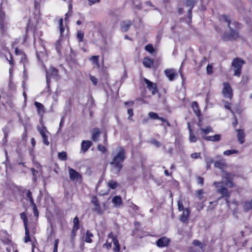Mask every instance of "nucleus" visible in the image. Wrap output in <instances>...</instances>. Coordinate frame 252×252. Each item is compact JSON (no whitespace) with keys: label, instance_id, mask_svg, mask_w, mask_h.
Instances as JSON below:
<instances>
[{"label":"nucleus","instance_id":"obj_1","mask_svg":"<svg viewBox=\"0 0 252 252\" xmlns=\"http://www.w3.org/2000/svg\"><path fill=\"white\" fill-rule=\"evenodd\" d=\"M223 21L227 23V26L230 30V32H225L222 36V39L224 41H234L240 37L238 30L242 28V25L238 22H233L232 24L236 28L235 30L232 29L230 27L231 21L229 17L225 15H221Z\"/></svg>","mask_w":252,"mask_h":252},{"label":"nucleus","instance_id":"obj_2","mask_svg":"<svg viewBox=\"0 0 252 252\" xmlns=\"http://www.w3.org/2000/svg\"><path fill=\"white\" fill-rule=\"evenodd\" d=\"M126 158L125 149L120 146L118 147V152L113 158L112 161L110 162V164L119 172L123 168V163Z\"/></svg>","mask_w":252,"mask_h":252},{"label":"nucleus","instance_id":"obj_3","mask_svg":"<svg viewBox=\"0 0 252 252\" xmlns=\"http://www.w3.org/2000/svg\"><path fill=\"white\" fill-rule=\"evenodd\" d=\"M200 134L202 135V139L211 142H218L220 140L221 135L220 134H216L212 136H207L210 132H213L214 130L211 126H206L205 127H201L199 129Z\"/></svg>","mask_w":252,"mask_h":252},{"label":"nucleus","instance_id":"obj_4","mask_svg":"<svg viewBox=\"0 0 252 252\" xmlns=\"http://www.w3.org/2000/svg\"><path fill=\"white\" fill-rule=\"evenodd\" d=\"M91 203L94 206L92 210L98 215H102L107 209V203L103 202L101 205L98 197L96 195L92 196Z\"/></svg>","mask_w":252,"mask_h":252},{"label":"nucleus","instance_id":"obj_5","mask_svg":"<svg viewBox=\"0 0 252 252\" xmlns=\"http://www.w3.org/2000/svg\"><path fill=\"white\" fill-rule=\"evenodd\" d=\"M214 185L217 188V192L220 193L221 195L218 198L220 200L225 197V200L227 205H229V198L230 195L227 189L222 185V183L220 182H215Z\"/></svg>","mask_w":252,"mask_h":252},{"label":"nucleus","instance_id":"obj_6","mask_svg":"<svg viewBox=\"0 0 252 252\" xmlns=\"http://www.w3.org/2000/svg\"><path fill=\"white\" fill-rule=\"evenodd\" d=\"M246 62L240 58H234L231 63V67L234 71L233 75L234 76L240 77L242 73V68Z\"/></svg>","mask_w":252,"mask_h":252},{"label":"nucleus","instance_id":"obj_7","mask_svg":"<svg viewBox=\"0 0 252 252\" xmlns=\"http://www.w3.org/2000/svg\"><path fill=\"white\" fill-rule=\"evenodd\" d=\"M222 85L223 88L221 94L225 98L231 100L233 97V92L230 84L228 82H225L222 83Z\"/></svg>","mask_w":252,"mask_h":252},{"label":"nucleus","instance_id":"obj_8","mask_svg":"<svg viewBox=\"0 0 252 252\" xmlns=\"http://www.w3.org/2000/svg\"><path fill=\"white\" fill-rule=\"evenodd\" d=\"M234 175L226 171L223 172L222 180L224 182V184L227 187L231 188L234 186L233 179Z\"/></svg>","mask_w":252,"mask_h":252},{"label":"nucleus","instance_id":"obj_9","mask_svg":"<svg viewBox=\"0 0 252 252\" xmlns=\"http://www.w3.org/2000/svg\"><path fill=\"white\" fill-rule=\"evenodd\" d=\"M37 130L41 135L42 138V142L43 144L46 146L49 145L50 142L48 141V136L47 133H50L47 130L46 127L44 126H37Z\"/></svg>","mask_w":252,"mask_h":252},{"label":"nucleus","instance_id":"obj_10","mask_svg":"<svg viewBox=\"0 0 252 252\" xmlns=\"http://www.w3.org/2000/svg\"><path fill=\"white\" fill-rule=\"evenodd\" d=\"M68 173L69 178L71 181H79L81 182L83 180L82 176L75 169L69 167L68 168Z\"/></svg>","mask_w":252,"mask_h":252},{"label":"nucleus","instance_id":"obj_11","mask_svg":"<svg viewBox=\"0 0 252 252\" xmlns=\"http://www.w3.org/2000/svg\"><path fill=\"white\" fill-rule=\"evenodd\" d=\"M144 82L147 85V88L151 92L152 95H155L158 92V88L156 83H153L148 79L144 78Z\"/></svg>","mask_w":252,"mask_h":252},{"label":"nucleus","instance_id":"obj_12","mask_svg":"<svg viewBox=\"0 0 252 252\" xmlns=\"http://www.w3.org/2000/svg\"><path fill=\"white\" fill-rule=\"evenodd\" d=\"M244 237V232L241 231L240 233H236L234 235L233 240L236 245H239L241 243L243 244V246H245L247 240L243 242V237Z\"/></svg>","mask_w":252,"mask_h":252},{"label":"nucleus","instance_id":"obj_13","mask_svg":"<svg viewBox=\"0 0 252 252\" xmlns=\"http://www.w3.org/2000/svg\"><path fill=\"white\" fill-rule=\"evenodd\" d=\"M190 215V210L189 208H186L183 213L180 215L179 220L184 223L188 224L189 221V217Z\"/></svg>","mask_w":252,"mask_h":252},{"label":"nucleus","instance_id":"obj_14","mask_svg":"<svg viewBox=\"0 0 252 252\" xmlns=\"http://www.w3.org/2000/svg\"><path fill=\"white\" fill-rule=\"evenodd\" d=\"M170 239L165 236H163L158 239L156 244L157 247L159 248H164L167 247L170 243Z\"/></svg>","mask_w":252,"mask_h":252},{"label":"nucleus","instance_id":"obj_15","mask_svg":"<svg viewBox=\"0 0 252 252\" xmlns=\"http://www.w3.org/2000/svg\"><path fill=\"white\" fill-rule=\"evenodd\" d=\"M165 75L170 81H173L178 74L174 69H166L164 71Z\"/></svg>","mask_w":252,"mask_h":252},{"label":"nucleus","instance_id":"obj_16","mask_svg":"<svg viewBox=\"0 0 252 252\" xmlns=\"http://www.w3.org/2000/svg\"><path fill=\"white\" fill-rule=\"evenodd\" d=\"M237 132V138L238 141L240 144H243L245 142V133L243 129H236Z\"/></svg>","mask_w":252,"mask_h":252},{"label":"nucleus","instance_id":"obj_17","mask_svg":"<svg viewBox=\"0 0 252 252\" xmlns=\"http://www.w3.org/2000/svg\"><path fill=\"white\" fill-rule=\"evenodd\" d=\"M191 106L195 115L198 118L199 121H201V112L198 103L196 101H193L191 103Z\"/></svg>","mask_w":252,"mask_h":252},{"label":"nucleus","instance_id":"obj_18","mask_svg":"<svg viewBox=\"0 0 252 252\" xmlns=\"http://www.w3.org/2000/svg\"><path fill=\"white\" fill-rule=\"evenodd\" d=\"M93 145V143L89 140H83L81 144V152L86 153Z\"/></svg>","mask_w":252,"mask_h":252},{"label":"nucleus","instance_id":"obj_19","mask_svg":"<svg viewBox=\"0 0 252 252\" xmlns=\"http://www.w3.org/2000/svg\"><path fill=\"white\" fill-rule=\"evenodd\" d=\"M132 25V22L130 20L123 21L120 23L121 30L124 32H126L129 29L130 26Z\"/></svg>","mask_w":252,"mask_h":252},{"label":"nucleus","instance_id":"obj_20","mask_svg":"<svg viewBox=\"0 0 252 252\" xmlns=\"http://www.w3.org/2000/svg\"><path fill=\"white\" fill-rule=\"evenodd\" d=\"M34 104L37 108V112L38 114L42 117L43 114L45 112L44 106L42 103L37 101H35Z\"/></svg>","mask_w":252,"mask_h":252},{"label":"nucleus","instance_id":"obj_21","mask_svg":"<svg viewBox=\"0 0 252 252\" xmlns=\"http://www.w3.org/2000/svg\"><path fill=\"white\" fill-rule=\"evenodd\" d=\"M154 63V60L149 57H146L143 58V64L145 67L151 68L153 65Z\"/></svg>","mask_w":252,"mask_h":252},{"label":"nucleus","instance_id":"obj_22","mask_svg":"<svg viewBox=\"0 0 252 252\" xmlns=\"http://www.w3.org/2000/svg\"><path fill=\"white\" fill-rule=\"evenodd\" d=\"M59 76V70L56 67L51 66L49 68V71L47 72L46 77L48 78L50 76L57 77Z\"/></svg>","mask_w":252,"mask_h":252},{"label":"nucleus","instance_id":"obj_23","mask_svg":"<svg viewBox=\"0 0 252 252\" xmlns=\"http://www.w3.org/2000/svg\"><path fill=\"white\" fill-rule=\"evenodd\" d=\"M101 133V130L98 128H94L93 130L92 139L94 142L98 140V137Z\"/></svg>","mask_w":252,"mask_h":252},{"label":"nucleus","instance_id":"obj_24","mask_svg":"<svg viewBox=\"0 0 252 252\" xmlns=\"http://www.w3.org/2000/svg\"><path fill=\"white\" fill-rule=\"evenodd\" d=\"M99 56H92L90 58L89 60L92 62L93 65H94L97 68H99L100 67L99 63Z\"/></svg>","mask_w":252,"mask_h":252},{"label":"nucleus","instance_id":"obj_25","mask_svg":"<svg viewBox=\"0 0 252 252\" xmlns=\"http://www.w3.org/2000/svg\"><path fill=\"white\" fill-rule=\"evenodd\" d=\"M188 129L189 131V139L190 142L192 143L196 142L197 141L198 138L197 137H196L194 133L193 132V131L189 123H188Z\"/></svg>","mask_w":252,"mask_h":252},{"label":"nucleus","instance_id":"obj_26","mask_svg":"<svg viewBox=\"0 0 252 252\" xmlns=\"http://www.w3.org/2000/svg\"><path fill=\"white\" fill-rule=\"evenodd\" d=\"M112 202L115 206L119 207L123 204V200L120 195H116L113 197Z\"/></svg>","mask_w":252,"mask_h":252},{"label":"nucleus","instance_id":"obj_27","mask_svg":"<svg viewBox=\"0 0 252 252\" xmlns=\"http://www.w3.org/2000/svg\"><path fill=\"white\" fill-rule=\"evenodd\" d=\"M93 237L94 234L89 230H87L86 232L84 241L87 243H92L93 242L92 238Z\"/></svg>","mask_w":252,"mask_h":252},{"label":"nucleus","instance_id":"obj_28","mask_svg":"<svg viewBox=\"0 0 252 252\" xmlns=\"http://www.w3.org/2000/svg\"><path fill=\"white\" fill-rule=\"evenodd\" d=\"M108 237L109 238H111L112 240V242L114 244V247L120 246L119 242L118 241L117 236L113 232H110L108 235Z\"/></svg>","mask_w":252,"mask_h":252},{"label":"nucleus","instance_id":"obj_29","mask_svg":"<svg viewBox=\"0 0 252 252\" xmlns=\"http://www.w3.org/2000/svg\"><path fill=\"white\" fill-rule=\"evenodd\" d=\"M25 231V236L24 238V241L27 243L31 241V238L30 234V231L28 226L24 227Z\"/></svg>","mask_w":252,"mask_h":252},{"label":"nucleus","instance_id":"obj_30","mask_svg":"<svg viewBox=\"0 0 252 252\" xmlns=\"http://www.w3.org/2000/svg\"><path fill=\"white\" fill-rule=\"evenodd\" d=\"M84 32L82 30L77 31L76 38L79 43L82 42L84 41Z\"/></svg>","mask_w":252,"mask_h":252},{"label":"nucleus","instance_id":"obj_31","mask_svg":"<svg viewBox=\"0 0 252 252\" xmlns=\"http://www.w3.org/2000/svg\"><path fill=\"white\" fill-rule=\"evenodd\" d=\"M245 211L248 212L252 209V199L250 201H245L243 205Z\"/></svg>","mask_w":252,"mask_h":252},{"label":"nucleus","instance_id":"obj_32","mask_svg":"<svg viewBox=\"0 0 252 252\" xmlns=\"http://www.w3.org/2000/svg\"><path fill=\"white\" fill-rule=\"evenodd\" d=\"M150 118L153 120H159L163 121V117H159L158 114L155 112H150L148 114Z\"/></svg>","mask_w":252,"mask_h":252},{"label":"nucleus","instance_id":"obj_33","mask_svg":"<svg viewBox=\"0 0 252 252\" xmlns=\"http://www.w3.org/2000/svg\"><path fill=\"white\" fill-rule=\"evenodd\" d=\"M119 185L118 183L114 180H110L107 183V186L110 189H116L118 187Z\"/></svg>","mask_w":252,"mask_h":252},{"label":"nucleus","instance_id":"obj_34","mask_svg":"<svg viewBox=\"0 0 252 252\" xmlns=\"http://www.w3.org/2000/svg\"><path fill=\"white\" fill-rule=\"evenodd\" d=\"M222 102L224 103V107L226 109L229 110L232 114H234V111L232 110V109L231 108V106L232 105V103L228 102L224 100H222Z\"/></svg>","mask_w":252,"mask_h":252},{"label":"nucleus","instance_id":"obj_35","mask_svg":"<svg viewBox=\"0 0 252 252\" xmlns=\"http://www.w3.org/2000/svg\"><path fill=\"white\" fill-rule=\"evenodd\" d=\"M73 226L72 228L75 230H78L80 228V221L79 218L77 216H76L73 220Z\"/></svg>","mask_w":252,"mask_h":252},{"label":"nucleus","instance_id":"obj_36","mask_svg":"<svg viewBox=\"0 0 252 252\" xmlns=\"http://www.w3.org/2000/svg\"><path fill=\"white\" fill-rule=\"evenodd\" d=\"M214 166L216 168L222 169L224 166H225V163L224 161L221 160H217L215 162Z\"/></svg>","mask_w":252,"mask_h":252},{"label":"nucleus","instance_id":"obj_37","mask_svg":"<svg viewBox=\"0 0 252 252\" xmlns=\"http://www.w3.org/2000/svg\"><path fill=\"white\" fill-rule=\"evenodd\" d=\"M20 218L23 220L24 227L28 226V220L25 212L20 214Z\"/></svg>","mask_w":252,"mask_h":252},{"label":"nucleus","instance_id":"obj_38","mask_svg":"<svg viewBox=\"0 0 252 252\" xmlns=\"http://www.w3.org/2000/svg\"><path fill=\"white\" fill-rule=\"evenodd\" d=\"M196 3V0H186L185 6L193 8Z\"/></svg>","mask_w":252,"mask_h":252},{"label":"nucleus","instance_id":"obj_39","mask_svg":"<svg viewBox=\"0 0 252 252\" xmlns=\"http://www.w3.org/2000/svg\"><path fill=\"white\" fill-rule=\"evenodd\" d=\"M58 158L61 160L65 161L67 159V153L64 151L58 153Z\"/></svg>","mask_w":252,"mask_h":252},{"label":"nucleus","instance_id":"obj_40","mask_svg":"<svg viewBox=\"0 0 252 252\" xmlns=\"http://www.w3.org/2000/svg\"><path fill=\"white\" fill-rule=\"evenodd\" d=\"M6 25L5 21L0 22V33L2 35H4L6 32L7 28Z\"/></svg>","mask_w":252,"mask_h":252},{"label":"nucleus","instance_id":"obj_41","mask_svg":"<svg viewBox=\"0 0 252 252\" xmlns=\"http://www.w3.org/2000/svg\"><path fill=\"white\" fill-rule=\"evenodd\" d=\"M239 153L238 150L235 149L227 150L223 152V154L224 156H230L232 154H238Z\"/></svg>","mask_w":252,"mask_h":252},{"label":"nucleus","instance_id":"obj_42","mask_svg":"<svg viewBox=\"0 0 252 252\" xmlns=\"http://www.w3.org/2000/svg\"><path fill=\"white\" fill-rule=\"evenodd\" d=\"M78 230H75L73 228L71 229L70 234V242L72 244H74L75 242V237L76 236L77 231Z\"/></svg>","mask_w":252,"mask_h":252},{"label":"nucleus","instance_id":"obj_43","mask_svg":"<svg viewBox=\"0 0 252 252\" xmlns=\"http://www.w3.org/2000/svg\"><path fill=\"white\" fill-rule=\"evenodd\" d=\"M59 28H60V32L61 34V36H63V33L64 32V27L63 26V19L61 18L59 20Z\"/></svg>","mask_w":252,"mask_h":252},{"label":"nucleus","instance_id":"obj_44","mask_svg":"<svg viewBox=\"0 0 252 252\" xmlns=\"http://www.w3.org/2000/svg\"><path fill=\"white\" fill-rule=\"evenodd\" d=\"M204 191L203 189H200L196 191V196L200 200L203 199Z\"/></svg>","mask_w":252,"mask_h":252},{"label":"nucleus","instance_id":"obj_45","mask_svg":"<svg viewBox=\"0 0 252 252\" xmlns=\"http://www.w3.org/2000/svg\"><path fill=\"white\" fill-rule=\"evenodd\" d=\"M9 56H10L9 59H8L7 58H6V60L8 61L9 64L11 66V68H10V70L11 68L14 67L15 63H14V62L13 57L11 53L10 52H9Z\"/></svg>","mask_w":252,"mask_h":252},{"label":"nucleus","instance_id":"obj_46","mask_svg":"<svg viewBox=\"0 0 252 252\" xmlns=\"http://www.w3.org/2000/svg\"><path fill=\"white\" fill-rule=\"evenodd\" d=\"M219 200L218 199L215 201H211L209 202V205L207 207V210H213L215 206L217 205V203Z\"/></svg>","mask_w":252,"mask_h":252},{"label":"nucleus","instance_id":"obj_47","mask_svg":"<svg viewBox=\"0 0 252 252\" xmlns=\"http://www.w3.org/2000/svg\"><path fill=\"white\" fill-rule=\"evenodd\" d=\"M146 51L149 52L150 53H153L154 52V49L152 44H148L145 47Z\"/></svg>","mask_w":252,"mask_h":252},{"label":"nucleus","instance_id":"obj_48","mask_svg":"<svg viewBox=\"0 0 252 252\" xmlns=\"http://www.w3.org/2000/svg\"><path fill=\"white\" fill-rule=\"evenodd\" d=\"M139 229L138 227H135L132 231L131 235L136 237L142 238L143 236L137 234V232L139 231Z\"/></svg>","mask_w":252,"mask_h":252},{"label":"nucleus","instance_id":"obj_49","mask_svg":"<svg viewBox=\"0 0 252 252\" xmlns=\"http://www.w3.org/2000/svg\"><path fill=\"white\" fill-rule=\"evenodd\" d=\"M178 209L179 211H184L185 208L184 207L183 202L181 199H179L177 202Z\"/></svg>","mask_w":252,"mask_h":252},{"label":"nucleus","instance_id":"obj_50","mask_svg":"<svg viewBox=\"0 0 252 252\" xmlns=\"http://www.w3.org/2000/svg\"><path fill=\"white\" fill-rule=\"evenodd\" d=\"M5 20V12L0 8V22H4Z\"/></svg>","mask_w":252,"mask_h":252},{"label":"nucleus","instance_id":"obj_51","mask_svg":"<svg viewBox=\"0 0 252 252\" xmlns=\"http://www.w3.org/2000/svg\"><path fill=\"white\" fill-rule=\"evenodd\" d=\"M97 149L98 151H100L102 153H105L107 152L106 148L100 144L97 145Z\"/></svg>","mask_w":252,"mask_h":252},{"label":"nucleus","instance_id":"obj_52","mask_svg":"<svg viewBox=\"0 0 252 252\" xmlns=\"http://www.w3.org/2000/svg\"><path fill=\"white\" fill-rule=\"evenodd\" d=\"M90 80L92 81V82L93 83V85H94V86H96L97 85V83H98V79L96 78L95 76H93L92 75H90Z\"/></svg>","mask_w":252,"mask_h":252},{"label":"nucleus","instance_id":"obj_53","mask_svg":"<svg viewBox=\"0 0 252 252\" xmlns=\"http://www.w3.org/2000/svg\"><path fill=\"white\" fill-rule=\"evenodd\" d=\"M20 62L24 64H25V63H26L28 62L27 55L25 52H24V54H23L22 55Z\"/></svg>","mask_w":252,"mask_h":252},{"label":"nucleus","instance_id":"obj_54","mask_svg":"<svg viewBox=\"0 0 252 252\" xmlns=\"http://www.w3.org/2000/svg\"><path fill=\"white\" fill-rule=\"evenodd\" d=\"M59 240L58 239H55L54 243V248L53 252H58V244Z\"/></svg>","mask_w":252,"mask_h":252},{"label":"nucleus","instance_id":"obj_55","mask_svg":"<svg viewBox=\"0 0 252 252\" xmlns=\"http://www.w3.org/2000/svg\"><path fill=\"white\" fill-rule=\"evenodd\" d=\"M205 206L204 202L198 203L197 204L196 209L198 212L201 211Z\"/></svg>","mask_w":252,"mask_h":252},{"label":"nucleus","instance_id":"obj_56","mask_svg":"<svg viewBox=\"0 0 252 252\" xmlns=\"http://www.w3.org/2000/svg\"><path fill=\"white\" fill-rule=\"evenodd\" d=\"M127 114H128V119L129 120H132V116L133 115V110L132 108H129L127 110Z\"/></svg>","mask_w":252,"mask_h":252},{"label":"nucleus","instance_id":"obj_57","mask_svg":"<svg viewBox=\"0 0 252 252\" xmlns=\"http://www.w3.org/2000/svg\"><path fill=\"white\" fill-rule=\"evenodd\" d=\"M191 158L194 159H197L201 158L200 153H194L191 154Z\"/></svg>","mask_w":252,"mask_h":252},{"label":"nucleus","instance_id":"obj_58","mask_svg":"<svg viewBox=\"0 0 252 252\" xmlns=\"http://www.w3.org/2000/svg\"><path fill=\"white\" fill-rule=\"evenodd\" d=\"M32 207V209H33V215L36 218H37L39 216V212H38V209L37 208L36 205L34 206L33 207Z\"/></svg>","mask_w":252,"mask_h":252},{"label":"nucleus","instance_id":"obj_59","mask_svg":"<svg viewBox=\"0 0 252 252\" xmlns=\"http://www.w3.org/2000/svg\"><path fill=\"white\" fill-rule=\"evenodd\" d=\"M129 207L134 211H137L139 209V207L132 202L131 203V204L129 205Z\"/></svg>","mask_w":252,"mask_h":252},{"label":"nucleus","instance_id":"obj_60","mask_svg":"<svg viewBox=\"0 0 252 252\" xmlns=\"http://www.w3.org/2000/svg\"><path fill=\"white\" fill-rule=\"evenodd\" d=\"M31 171L33 176L34 180L35 181L36 180V174L38 173V171L36 170L34 168H32L31 169Z\"/></svg>","mask_w":252,"mask_h":252},{"label":"nucleus","instance_id":"obj_61","mask_svg":"<svg viewBox=\"0 0 252 252\" xmlns=\"http://www.w3.org/2000/svg\"><path fill=\"white\" fill-rule=\"evenodd\" d=\"M207 72L208 74H211L213 73V67L211 65L208 64L206 67Z\"/></svg>","mask_w":252,"mask_h":252},{"label":"nucleus","instance_id":"obj_62","mask_svg":"<svg viewBox=\"0 0 252 252\" xmlns=\"http://www.w3.org/2000/svg\"><path fill=\"white\" fill-rule=\"evenodd\" d=\"M111 242L109 243L107 241L103 245V248L109 250L111 248Z\"/></svg>","mask_w":252,"mask_h":252},{"label":"nucleus","instance_id":"obj_63","mask_svg":"<svg viewBox=\"0 0 252 252\" xmlns=\"http://www.w3.org/2000/svg\"><path fill=\"white\" fill-rule=\"evenodd\" d=\"M15 53L16 55H22L24 54V52L22 50L19 49L17 47L15 49Z\"/></svg>","mask_w":252,"mask_h":252},{"label":"nucleus","instance_id":"obj_64","mask_svg":"<svg viewBox=\"0 0 252 252\" xmlns=\"http://www.w3.org/2000/svg\"><path fill=\"white\" fill-rule=\"evenodd\" d=\"M238 124V119L236 116H234V121L232 123V126L234 128H236Z\"/></svg>","mask_w":252,"mask_h":252}]
</instances>
